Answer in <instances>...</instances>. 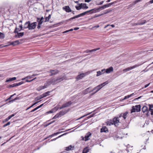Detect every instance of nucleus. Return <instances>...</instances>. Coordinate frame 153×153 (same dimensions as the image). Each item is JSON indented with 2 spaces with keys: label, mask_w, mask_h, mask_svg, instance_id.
<instances>
[{
  "label": "nucleus",
  "mask_w": 153,
  "mask_h": 153,
  "mask_svg": "<svg viewBox=\"0 0 153 153\" xmlns=\"http://www.w3.org/2000/svg\"><path fill=\"white\" fill-rule=\"evenodd\" d=\"M128 112L127 111L126 112L124 113H122L119 115V117H123V119L125 120L126 119Z\"/></svg>",
  "instance_id": "obj_12"
},
{
  "label": "nucleus",
  "mask_w": 153,
  "mask_h": 153,
  "mask_svg": "<svg viewBox=\"0 0 153 153\" xmlns=\"http://www.w3.org/2000/svg\"><path fill=\"white\" fill-rule=\"evenodd\" d=\"M100 49V48H97L96 49H92V50H86L85 51V52L86 53H89L91 52H92L95 51L97 50H99Z\"/></svg>",
  "instance_id": "obj_25"
},
{
  "label": "nucleus",
  "mask_w": 153,
  "mask_h": 153,
  "mask_svg": "<svg viewBox=\"0 0 153 153\" xmlns=\"http://www.w3.org/2000/svg\"><path fill=\"white\" fill-rule=\"evenodd\" d=\"M5 35L4 34L0 32V39H3L4 38Z\"/></svg>",
  "instance_id": "obj_35"
},
{
  "label": "nucleus",
  "mask_w": 153,
  "mask_h": 153,
  "mask_svg": "<svg viewBox=\"0 0 153 153\" xmlns=\"http://www.w3.org/2000/svg\"><path fill=\"white\" fill-rule=\"evenodd\" d=\"M50 84H50L49 83H48V81H47V83L45 84L43 86L44 89L47 88L48 86Z\"/></svg>",
  "instance_id": "obj_34"
},
{
  "label": "nucleus",
  "mask_w": 153,
  "mask_h": 153,
  "mask_svg": "<svg viewBox=\"0 0 153 153\" xmlns=\"http://www.w3.org/2000/svg\"><path fill=\"white\" fill-rule=\"evenodd\" d=\"M30 25V21H27L26 22L24 25L23 29L28 28L29 29Z\"/></svg>",
  "instance_id": "obj_16"
},
{
  "label": "nucleus",
  "mask_w": 153,
  "mask_h": 153,
  "mask_svg": "<svg viewBox=\"0 0 153 153\" xmlns=\"http://www.w3.org/2000/svg\"><path fill=\"white\" fill-rule=\"evenodd\" d=\"M37 22H36L30 23V25L29 30H32L34 29L36 27Z\"/></svg>",
  "instance_id": "obj_7"
},
{
  "label": "nucleus",
  "mask_w": 153,
  "mask_h": 153,
  "mask_svg": "<svg viewBox=\"0 0 153 153\" xmlns=\"http://www.w3.org/2000/svg\"><path fill=\"white\" fill-rule=\"evenodd\" d=\"M135 107V108H136V111L137 112H139L140 111L141 106L140 105H136Z\"/></svg>",
  "instance_id": "obj_23"
},
{
  "label": "nucleus",
  "mask_w": 153,
  "mask_h": 153,
  "mask_svg": "<svg viewBox=\"0 0 153 153\" xmlns=\"http://www.w3.org/2000/svg\"><path fill=\"white\" fill-rule=\"evenodd\" d=\"M90 114V113H88V114H85V115H83V116H82V117H79V118H78V119H77L76 120H80V119H81L82 118H83V117H85L86 116H87L89 114Z\"/></svg>",
  "instance_id": "obj_46"
},
{
  "label": "nucleus",
  "mask_w": 153,
  "mask_h": 153,
  "mask_svg": "<svg viewBox=\"0 0 153 153\" xmlns=\"http://www.w3.org/2000/svg\"><path fill=\"white\" fill-rule=\"evenodd\" d=\"M91 88V87H89V88H87V89H86L85 90H84L83 91V93L84 94H87L88 92H91V91H89V89Z\"/></svg>",
  "instance_id": "obj_27"
},
{
  "label": "nucleus",
  "mask_w": 153,
  "mask_h": 153,
  "mask_svg": "<svg viewBox=\"0 0 153 153\" xmlns=\"http://www.w3.org/2000/svg\"><path fill=\"white\" fill-rule=\"evenodd\" d=\"M89 10L91 14L98 12L97 9L96 8L93 9Z\"/></svg>",
  "instance_id": "obj_26"
},
{
  "label": "nucleus",
  "mask_w": 153,
  "mask_h": 153,
  "mask_svg": "<svg viewBox=\"0 0 153 153\" xmlns=\"http://www.w3.org/2000/svg\"><path fill=\"white\" fill-rule=\"evenodd\" d=\"M74 147L72 146L71 145H70L66 147L65 150L67 151L72 150L74 149Z\"/></svg>",
  "instance_id": "obj_14"
},
{
  "label": "nucleus",
  "mask_w": 153,
  "mask_h": 153,
  "mask_svg": "<svg viewBox=\"0 0 153 153\" xmlns=\"http://www.w3.org/2000/svg\"><path fill=\"white\" fill-rule=\"evenodd\" d=\"M37 21L38 22L39 25H41L43 22V20H41L40 19V18H37Z\"/></svg>",
  "instance_id": "obj_36"
},
{
  "label": "nucleus",
  "mask_w": 153,
  "mask_h": 153,
  "mask_svg": "<svg viewBox=\"0 0 153 153\" xmlns=\"http://www.w3.org/2000/svg\"><path fill=\"white\" fill-rule=\"evenodd\" d=\"M97 76H99L102 74V73L100 71H99L97 72Z\"/></svg>",
  "instance_id": "obj_47"
},
{
  "label": "nucleus",
  "mask_w": 153,
  "mask_h": 153,
  "mask_svg": "<svg viewBox=\"0 0 153 153\" xmlns=\"http://www.w3.org/2000/svg\"><path fill=\"white\" fill-rule=\"evenodd\" d=\"M108 125L111 126L112 125L114 124L113 121L112 120H110V121H107V123Z\"/></svg>",
  "instance_id": "obj_39"
},
{
  "label": "nucleus",
  "mask_w": 153,
  "mask_h": 153,
  "mask_svg": "<svg viewBox=\"0 0 153 153\" xmlns=\"http://www.w3.org/2000/svg\"><path fill=\"white\" fill-rule=\"evenodd\" d=\"M17 30H19V29L16 27L14 31V33H17V34L15 35V37L17 38H19L21 37H22L24 35V32L22 33H18Z\"/></svg>",
  "instance_id": "obj_3"
},
{
  "label": "nucleus",
  "mask_w": 153,
  "mask_h": 153,
  "mask_svg": "<svg viewBox=\"0 0 153 153\" xmlns=\"http://www.w3.org/2000/svg\"><path fill=\"white\" fill-rule=\"evenodd\" d=\"M91 135V133L90 132H88L86 135L85 136V141H87L89 139V137Z\"/></svg>",
  "instance_id": "obj_18"
},
{
  "label": "nucleus",
  "mask_w": 153,
  "mask_h": 153,
  "mask_svg": "<svg viewBox=\"0 0 153 153\" xmlns=\"http://www.w3.org/2000/svg\"><path fill=\"white\" fill-rule=\"evenodd\" d=\"M148 105L149 106V107H150L152 109V108H153V104H149Z\"/></svg>",
  "instance_id": "obj_63"
},
{
  "label": "nucleus",
  "mask_w": 153,
  "mask_h": 153,
  "mask_svg": "<svg viewBox=\"0 0 153 153\" xmlns=\"http://www.w3.org/2000/svg\"><path fill=\"white\" fill-rule=\"evenodd\" d=\"M120 117H119V116L118 117H115L113 118L112 120L113 123L115 126H117L118 125V123L120 122Z\"/></svg>",
  "instance_id": "obj_4"
},
{
  "label": "nucleus",
  "mask_w": 153,
  "mask_h": 153,
  "mask_svg": "<svg viewBox=\"0 0 153 153\" xmlns=\"http://www.w3.org/2000/svg\"><path fill=\"white\" fill-rule=\"evenodd\" d=\"M142 97V96H141L140 97H139L137 98H135L134 99V101H135L136 100H138V99L140 98L141 97Z\"/></svg>",
  "instance_id": "obj_64"
},
{
  "label": "nucleus",
  "mask_w": 153,
  "mask_h": 153,
  "mask_svg": "<svg viewBox=\"0 0 153 153\" xmlns=\"http://www.w3.org/2000/svg\"><path fill=\"white\" fill-rule=\"evenodd\" d=\"M40 101H38V102H35V103L31 105L28 108H27L26 109V110H27L29 109L30 108H31V107H32L34 105H35L36 104H37V103H38Z\"/></svg>",
  "instance_id": "obj_40"
},
{
  "label": "nucleus",
  "mask_w": 153,
  "mask_h": 153,
  "mask_svg": "<svg viewBox=\"0 0 153 153\" xmlns=\"http://www.w3.org/2000/svg\"><path fill=\"white\" fill-rule=\"evenodd\" d=\"M66 134V133H65V134H64L59 136H58V137L56 138H54L53 139H52L51 140V141H54V140H56L57 139L61 137H62V136H63V135H65Z\"/></svg>",
  "instance_id": "obj_42"
},
{
  "label": "nucleus",
  "mask_w": 153,
  "mask_h": 153,
  "mask_svg": "<svg viewBox=\"0 0 153 153\" xmlns=\"http://www.w3.org/2000/svg\"><path fill=\"white\" fill-rule=\"evenodd\" d=\"M134 95V93H132L130 95H128L127 96H125L124 97V98L122 100H125L127 98H129V97H131V96H132L133 95Z\"/></svg>",
  "instance_id": "obj_29"
},
{
  "label": "nucleus",
  "mask_w": 153,
  "mask_h": 153,
  "mask_svg": "<svg viewBox=\"0 0 153 153\" xmlns=\"http://www.w3.org/2000/svg\"><path fill=\"white\" fill-rule=\"evenodd\" d=\"M111 11V10H109V9L106 10H104L103 11V13L102 14V15H103L106 14L110 12Z\"/></svg>",
  "instance_id": "obj_32"
},
{
  "label": "nucleus",
  "mask_w": 153,
  "mask_h": 153,
  "mask_svg": "<svg viewBox=\"0 0 153 153\" xmlns=\"http://www.w3.org/2000/svg\"><path fill=\"white\" fill-rule=\"evenodd\" d=\"M89 149L88 147H86L82 151V153H87L89 151Z\"/></svg>",
  "instance_id": "obj_30"
},
{
  "label": "nucleus",
  "mask_w": 153,
  "mask_h": 153,
  "mask_svg": "<svg viewBox=\"0 0 153 153\" xmlns=\"http://www.w3.org/2000/svg\"><path fill=\"white\" fill-rule=\"evenodd\" d=\"M84 13H85V15H86V14L90 15V14H91L89 10L87 11H86L84 12Z\"/></svg>",
  "instance_id": "obj_56"
},
{
  "label": "nucleus",
  "mask_w": 153,
  "mask_h": 153,
  "mask_svg": "<svg viewBox=\"0 0 153 153\" xmlns=\"http://www.w3.org/2000/svg\"><path fill=\"white\" fill-rule=\"evenodd\" d=\"M59 117H60L59 116V115L58 114H57L52 118V119H56V118H59Z\"/></svg>",
  "instance_id": "obj_53"
},
{
  "label": "nucleus",
  "mask_w": 153,
  "mask_h": 153,
  "mask_svg": "<svg viewBox=\"0 0 153 153\" xmlns=\"http://www.w3.org/2000/svg\"><path fill=\"white\" fill-rule=\"evenodd\" d=\"M106 82H104L97 86L94 87L92 90H91V91H93L95 90H96V91L94 92V93L92 94L93 95L97 92L100 89H101L106 84H107V83Z\"/></svg>",
  "instance_id": "obj_1"
},
{
  "label": "nucleus",
  "mask_w": 153,
  "mask_h": 153,
  "mask_svg": "<svg viewBox=\"0 0 153 153\" xmlns=\"http://www.w3.org/2000/svg\"><path fill=\"white\" fill-rule=\"evenodd\" d=\"M43 89H44V88L43 86H40L36 88V90L39 91Z\"/></svg>",
  "instance_id": "obj_43"
},
{
  "label": "nucleus",
  "mask_w": 153,
  "mask_h": 153,
  "mask_svg": "<svg viewBox=\"0 0 153 153\" xmlns=\"http://www.w3.org/2000/svg\"><path fill=\"white\" fill-rule=\"evenodd\" d=\"M63 131H61L60 132H56V133H55L53 134H52L51 135V136H52L53 137L55 136V135H56L60 133H62V132Z\"/></svg>",
  "instance_id": "obj_52"
},
{
  "label": "nucleus",
  "mask_w": 153,
  "mask_h": 153,
  "mask_svg": "<svg viewBox=\"0 0 153 153\" xmlns=\"http://www.w3.org/2000/svg\"><path fill=\"white\" fill-rule=\"evenodd\" d=\"M58 79V81H59V82H60L61 81L63 80L64 79L63 77H58L57 78Z\"/></svg>",
  "instance_id": "obj_48"
},
{
  "label": "nucleus",
  "mask_w": 153,
  "mask_h": 153,
  "mask_svg": "<svg viewBox=\"0 0 153 153\" xmlns=\"http://www.w3.org/2000/svg\"><path fill=\"white\" fill-rule=\"evenodd\" d=\"M51 14H49L48 17H45V21H44V22H48L49 21V19L51 18Z\"/></svg>",
  "instance_id": "obj_33"
},
{
  "label": "nucleus",
  "mask_w": 153,
  "mask_h": 153,
  "mask_svg": "<svg viewBox=\"0 0 153 153\" xmlns=\"http://www.w3.org/2000/svg\"><path fill=\"white\" fill-rule=\"evenodd\" d=\"M113 71V68L112 67H111L105 70V72L107 73H109Z\"/></svg>",
  "instance_id": "obj_21"
},
{
  "label": "nucleus",
  "mask_w": 153,
  "mask_h": 153,
  "mask_svg": "<svg viewBox=\"0 0 153 153\" xmlns=\"http://www.w3.org/2000/svg\"><path fill=\"white\" fill-rule=\"evenodd\" d=\"M9 120L8 119V118L7 117L3 121V122L4 123L6 122L7 121Z\"/></svg>",
  "instance_id": "obj_61"
},
{
  "label": "nucleus",
  "mask_w": 153,
  "mask_h": 153,
  "mask_svg": "<svg viewBox=\"0 0 153 153\" xmlns=\"http://www.w3.org/2000/svg\"><path fill=\"white\" fill-rule=\"evenodd\" d=\"M142 64H136L126 69H124L123 70V72H126L127 71H129L132 70V69L138 67L140 66Z\"/></svg>",
  "instance_id": "obj_2"
},
{
  "label": "nucleus",
  "mask_w": 153,
  "mask_h": 153,
  "mask_svg": "<svg viewBox=\"0 0 153 153\" xmlns=\"http://www.w3.org/2000/svg\"><path fill=\"white\" fill-rule=\"evenodd\" d=\"M94 114H93L90 116H88V117H87L86 118H85L84 120L83 121H84L87 120V119H88L91 118V117H93V116L94 115Z\"/></svg>",
  "instance_id": "obj_44"
},
{
  "label": "nucleus",
  "mask_w": 153,
  "mask_h": 153,
  "mask_svg": "<svg viewBox=\"0 0 153 153\" xmlns=\"http://www.w3.org/2000/svg\"><path fill=\"white\" fill-rule=\"evenodd\" d=\"M79 6H75L76 8L78 10H79L82 8V7H81V5L80 4H79Z\"/></svg>",
  "instance_id": "obj_45"
},
{
  "label": "nucleus",
  "mask_w": 153,
  "mask_h": 153,
  "mask_svg": "<svg viewBox=\"0 0 153 153\" xmlns=\"http://www.w3.org/2000/svg\"><path fill=\"white\" fill-rule=\"evenodd\" d=\"M51 74H50V76H52L53 75L56 74L58 73V71L57 70H52L50 71Z\"/></svg>",
  "instance_id": "obj_17"
},
{
  "label": "nucleus",
  "mask_w": 153,
  "mask_h": 153,
  "mask_svg": "<svg viewBox=\"0 0 153 153\" xmlns=\"http://www.w3.org/2000/svg\"><path fill=\"white\" fill-rule=\"evenodd\" d=\"M20 43V42L18 40H16L14 42H12L10 45L13 46L18 45Z\"/></svg>",
  "instance_id": "obj_22"
},
{
  "label": "nucleus",
  "mask_w": 153,
  "mask_h": 153,
  "mask_svg": "<svg viewBox=\"0 0 153 153\" xmlns=\"http://www.w3.org/2000/svg\"><path fill=\"white\" fill-rule=\"evenodd\" d=\"M23 83V82L22 81L21 82L18 83H14L13 84L10 85L8 86V87L9 88H11L13 87L18 86Z\"/></svg>",
  "instance_id": "obj_10"
},
{
  "label": "nucleus",
  "mask_w": 153,
  "mask_h": 153,
  "mask_svg": "<svg viewBox=\"0 0 153 153\" xmlns=\"http://www.w3.org/2000/svg\"><path fill=\"white\" fill-rule=\"evenodd\" d=\"M108 131V129L107 127L103 126L101 129L100 132H107Z\"/></svg>",
  "instance_id": "obj_19"
},
{
  "label": "nucleus",
  "mask_w": 153,
  "mask_h": 153,
  "mask_svg": "<svg viewBox=\"0 0 153 153\" xmlns=\"http://www.w3.org/2000/svg\"><path fill=\"white\" fill-rule=\"evenodd\" d=\"M10 122H7V123L5 124L3 126V127H6V126H9V125L10 124Z\"/></svg>",
  "instance_id": "obj_51"
},
{
  "label": "nucleus",
  "mask_w": 153,
  "mask_h": 153,
  "mask_svg": "<svg viewBox=\"0 0 153 153\" xmlns=\"http://www.w3.org/2000/svg\"><path fill=\"white\" fill-rule=\"evenodd\" d=\"M72 102L71 101H68V102L63 104L61 107L59 108V109H61L63 108L69 107L72 104Z\"/></svg>",
  "instance_id": "obj_5"
},
{
  "label": "nucleus",
  "mask_w": 153,
  "mask_h": 153,
  "mask_svg": "<svg viewBox=\"0 0 153 153\" xmlns=\"http://www.w3.org/2000/svg\"><path fill=\"white\" fill-rule=\"evenodd\" d=\"M18 99V97H16V98H15L14 99L10 101H9V102H13L14 101L17 100Z\"/></svg>",
  "instance_id": "obj_59"
},
{
  "label": "nucleus",
  "mask_w": 153,
  "mask_h": 153,
  "mask_svg": "<svg viewBox=\"0 0 153 153\" xmlns=\"http://www.w3.org/2000/svg\"><path fill=\"white\" fill-rule=\"evenodd\" d=\"M136 111V108H135V107L134 106H133L132 107V108L131 110V113H132L133 112H135Z\"/></svg>",
  "instance_id": "obj_41"
},
{
  "label": "nucleus",
  "mask_w": 153,
  "mask_h": 153,
  "mask_svg": "<svg viewBox=\"0 0 153 153\" xmlns=\"http://www.w3.org/2000/svg\"><path fill=\"white\" fill-rule=\"evenodd\" d=\"M102 14H99V15H95V16L94 17V18H96V17H100V16H102Z\"/></svg>",
  "instance_id": "obj_62"
},
{
  "label": "nucleus",
  "mask_w": 153,
  "mask_h": 153,
  "mask_svg": "<svg viewBox=\"0 0 153 153\" xmlns=\"http://www.w3.org/2000/svg\"><path fill=\"white\" fill-rule=\"evenodd\" d=\"M63 10H65L67 13H69L72 12V10L68 6H65L62 7Z\"/></svg>",
  "instance_id": "obj_11"
},
{
  "label": "nucleus",
  "mask_w": 153,
  "mask_h": 153,
  "mask_svg": "<svg viewBox=\"0 0 153 153\" xmlns=\"http://www.w3.org/2000/svg\"><path fill=\"white\" fill-rule=\"evenodd\" d=\"M105 7H104V5L102 6L101 7H100L98 8H97V10H98V12H99L100 11L103 10L105 9Z\"/></svg>",
  "instance_id": "obj_37"
},
{
  "label": "nucleus",
  "mask_w": 153,
  "mask_h": 153,
  "mask_svg": "<svg viewBox=\"0 0 153 153\" xmlns=\"http://www.w3.org/2000/svg\"><path fill=\"white\" fill-rule=\"evenodd\" d=\"M19 27L20 28V29L19 30V31H20L22 30H24L23 27L22 25H21L19 26Z\"/></svg>",
  "instance_id": "obj_58"
},
{
  "label": "nucleus",
  "mask_w": 153,
  "mask_h": 153,
  "mask_svg": "<svg viewBox=\"0 0 153 153\" xmlns=\"http://www.w3.org/2000/svg\"><path fill=\"white\" fill-rule=\"evenodd\" d=\"M50 93V91H48L47 92H45V93L42 94V95H44V96L45 97H46L47 95H48Z\"/></svg>",
  "instance_id": "obj_49"
},
{
  "label": "nucleus",
  "mask_w": 153,
  "mask_h": 153,
  "mask_svg": "<svg viewBox=\"0 0 153 153\" xmlns=\"http://www.w3.org/2000/svg\"><path fill=\"white\" fill-rule=\"evenodd\" d=\"M15 115V114H13L10 115L7 118L8 119L10 120L12 117L14 116Z\"/></svg>",
  "instance_id": "obj_55"
},
{
  "label": "nucleus",
  "mask_w": 153,
  "mask_h": 153,
  "mask_svg": "<svg viewBox=\"0 0 153 153\" xmlns=\"http://www.w3.org/2000/svg\"><path fill=\"white\" fill-rule=\"evenodd\" d=\"M59 108L56 107L52 109L51 110L47 112V113L48 114L53 113L55 112Z\"/></svg>",
  "instance_id": "obj_15"
},
{
  "label": "nucleus",
  "mask_w": 153,
  "mask_h": 153,
  "mask_svg": "<svg viewBox=\"0 0 153 153\" xmlns=\"http://www.w3.org/2000/svg\"><path fill=\"white\" fill-rule=\"evenodd\" d=\"M142 111L144 113L148 111V107L146 106H144L142 108Z\"/></svg>",
  "instance_id": "obj_24"
},
{
  "label": "nucleus",
  "mask_w": 153,
  "mask_h": 153,
  "mask_svg": "<svg viewBox=\"0 0 153 153\" xmlns=\"http://www.w3.org/2000/svg\"><path fill=\"white\" fill-rule=\"evenodd\" d=\"M114 3V2H112L111 3H109L108 4H106L104 5L105 8H106L107 7H110L111 5Z\"/></svg>",
  "instance_id": "obj_31"
},
{
  "label": "nucleus",
  "mask_w": 153,
  "mask_h": 153,
  "mask_svg": "<svg viewBox=\"0 0 153 153\" xmlns=\"http://www.w3.org/2000/svg\"><path fill=\"white\" fill-rule=\"evenodd\" d=\"M15 115V114H13L10 115L7 118L8 119L10 120L12 117L14 116Z\"/></svg>",
  "instance_id": "obj_54"
},
{
  "label": "nucleus",
  "mask_w": 153,
  "mask_h": 153,
  "mask_svg": "<svg viewBox=\"0 0 153 153\" xmlns=\"http://www.w3.org/2000/svg\"><path fill=\"white\" fill-rule=\"evenodd\" d=\"M141 22H140V23H138V24H139V25H142L144 24L146 22V20H143L141 21Z\"/></svg>",
  "instance_id": "obj_38"
},
{
  "label": "nucleus",
  "mask_w": 153,
  "mask_h": 153,
  "mask_svg": "<svg viewBox=\"0 0 153 153\" xmlns=\"http://www.w3.org/2000/svg\"><path fill=\"white\" fill-rule=\"evenodd\" d=\"M58 82H59L57 78L56 79H51L50 80L48 81V83L51 84H55Z\"/></svg>",
  "instance_id": "obj_8"
},
{
  "label": "nucleus",
  "mask_w": 153,
  "mask_h": 153,
  "mask_svg": "<svg viewBox=\"0 0 153 153\" xmlns=\"http://www.w3.org/2000/svg\"><path fill=\"white\" fill-rule=\"evenodd\" d=\"M85 15V14L84 12H83V13L80 14H79L78 15L75 16L73 17H72V18H71L70 19L66 20V21L67 22H68L69 21H70L71 20L75 19V18H79V17L84 16Z\"/></svg>",
  "instance_id": "obj_9"
},
{
  "label": "nucleus",
  "mask_w": 153,
  "mask_h": 153,
  "mask_svg": "<svg viewBox=\"0 0 153 153\" xmlns=\"http://www.w3.org/2000/svg\"><path fill=\"white\" fill-rule=\"evenodd\" d=\"M68 111V110H65L64 111H60L59 113H58V114L59 115V117H60L62 116L65 115L66 113Z\"/></svg>",
  "instance_id": "obj_13"
},
{
  "label": "nucleus",
  "mask_w": 153,
  "mask_h": 153,
  "mask_svg": "<svg viewBox=\"0 0 153 153\" xmlns=\"http://www.w3.org/2000/svg\"><path fill=\"white\" fill-rule=\"evenodd\" d=\"M92 71H91L87 72L85 73H83L77 76L76 78L77 79H81L82 78H83V77L85 76L86 75L88 74L89 73H90L91 72H92Z\"/></svg>",
  "instance_id": "obj_6"
},
{
  "label": "nucleus",
  "mask_w": 153,
  "mask_h": 153,
  "mask_svg": "<svg viewBox=\"0 0 153 153\" xmlns=\"http://www.w3.org/2000/svg\"><path fill=\"white\" fill-rule=\"evenodd\" d=\"M41 99L40 98V97H39V96L36 97L35 99V100L36 101H37V100H39Z\"/></svg>",
  "instance_id": "obj_60"
},
{
  "label": "nucleus",
  "mask_w": 153,
  "mask_h": 153,
  "mask_svg": "<svg viewBox=\"0 0 153 153\" xmlns=\"http://www.w3.org/2000/svg\"><path fill=\"white\" fill-rule=\"evenodd\" d=\"M39 108V107L38 106L37 107H36L35 108H34L33 110H31L30 111V112H34V111H35L36 110H37V109H38Z\"/></svg>",
  "instance_id": "obj_57"
},
{
  "label": "nucleus",
  "mask_w": 153,
  "mask_h": 153,
  "mask_svg": "<svg viewBox=\"0 0 153 153\" xmlns=\"http://www.w3.org/2000/svg\"><path fill=\"white\" fill-rule=\"evenodd\" d=\"M16 77H12V78H10L8 79H7L6 81V82H7L12 81H13L16 80Z\"/></svg>",
  "instance_id": "obj_28"
},
{
  "label": "nucleus",
  "mask_w": 153,
  "mask_h": 153,
  "mask_svg": "<svg viewBox=\"0 0 153 153\" xmlns=\"http://www.w3.org/2000/svg\"><path fill=\"white\" fill-rule=\"evenodd\" d=\"M80 4L81 7H82V8L83 9H87L88 8V7L86 6V4L85 3H82Z\"/></svg>",
  "instance_id": "obj_20"
},
{
  "label": "nucleus",
  "mask_w": 153,
  "mask_h": 153,
  "mask_svg": "<svg viewBox=\"0 0 153 153\" xmlns=\"http://www.w3.org/2000/svg\"><path fill=\"white\" fill-rule=\"evenodd\" d=\"M32 78V76H27L25 78H23L22 79V80H24V79H31Z\"/></svg>",
  "instance_id": "obj_50"
}]
</instances>
